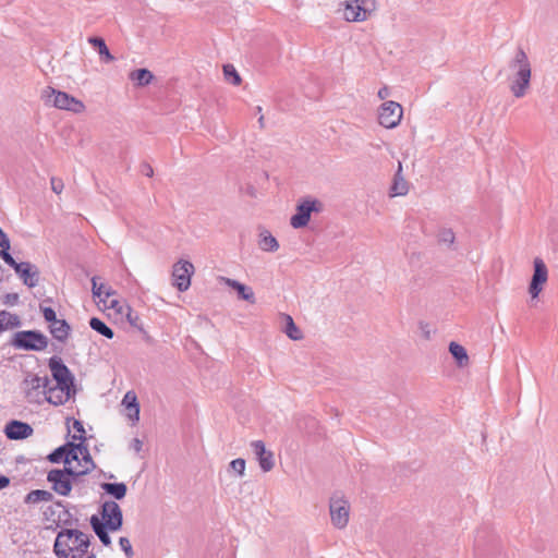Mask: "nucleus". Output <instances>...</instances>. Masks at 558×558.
Returning a JSON list of instances; mask_svg holds the SVG:
<instances>
[{"mask_svg":"<svg viewBox=\"0 0 558 558\" xmlns=\"http://www.w3.org/2000/svg\"><path fill=\"white\" fill-rule=\"evenodd\" d=\"M509 69L513 71L510 78V90L514 97L521 98L526 94L531 82V63L524 50L518 48L513 58L509 61Z\"/></svg>","mask_w":558,"mask_h":558,"instance_id":"f03ea898","label":"nucleus"},{"mask_svg":"<svg viewBox=\"0 0 558 558\" xmlns=\"http://www.w3.org/2000/svg\"><path fill=\"white\" fill-rule=\"evenodd\" d=\"M229 466L239 475L243 476L245 471V460L242 458H236L232 460Z\"/></svg>","mask_w":558,"mask_h":558,"instance_id":"a19ab883","label":"nucleus"},{"mask_svg":"<svg viewBox=\"0 0 558 558\" xmlns=\"http://www.w3.org/2000/svg\"><path fill=\"white\" fill-rule=\"evenodd\" d=\"M43 98L47 105H52L58 109L69 110L74 113H80L85 109V106L81 100L65 92L57 90L50 86L44 89Z\"/></svg>","mask_w":558,"mask_h":558,"instance_id":"39448f33","label":"nucleus"},{"mask_svg":"<svg viewBox=\"0 0 558 558\" xmlns=\"http://www.w3.org/2000/svg\"><path fill=\"white\" fill-rule=\"evenodd\" d=\"M100 488L106 494L112 496L117 500L123 499L128 493V486L123 482H117V483L104 482L100 484Z\"/></svg>","mask_w":558,"mask_h":558,"instance_id":"4be33fe9","label":"nucleus"},{"mask_svg":"<svg viewBox=\"0 0 558 558\" xmlns=\"http://www.w3.org/2000/svg\"><path fill=\"white\" fill-rule=\"evenodd\" d=\"M15 272L28 288H34L39 281V271L37 267L28 262H21L14 267Z\"/></svg>","mask_w":558,"mask_h":558,"instance_id":"dca6fc26","label":"nucleus"},{"mask_svg":"<svg viewBox=\"0 0 558 558\" xmlns=\"http://www.w3.org/2000/svg\"><path fill=\"white\" fill-rule=\"evenodd\" d=\"M52 378L56 380V385L63 386L64 388L75 389L74 376L69 367L63 363L59 356H52L48 361Z\"/></svg>","mask_w":558,"mask_h":558,"instance_id":"6e6552de","label":"nucleus"},{"mask_svg":"<svg viewBox=\"0 0 558 558\" xmlns=\"http://www.w3.org/2000/svg\"><path fill=\"white\" fill-rule=\"evenodd\" d=\"M421 326V329L423 331V335L426 339H429V329H428V325L427 324H424V323H421L420 324Z\"/></svg>","mask_w":558,"mask_h":558,"instance_id":"5fc2aeb1","label":"nucleus"},{"mask_svg":"<svg viewBox=\"0 0 558 558\" xmlns=\"http://www.w3.org/2000/svg\"><path fill=\"white\" fill-rule=\"evenodd\" d=\"M223 76L228 83H230L234 86H238L241 84V76H240L239 72L230 63L223 65Z\"/></svg>","mask_w":558,"mask_h":558,"instance_id":"f704fd0d","label":"nucleus"},{"mask_svg":"<svg viewBox=\"0 0 558 558\" xmlns=\"http://www.w3.org/2000/svg\"><path fill=\"white\" fill-rule=\"evenodd\" d=\"M390 92H389V88L387 86H384L381 87L379 90H378V97L380 99H385L389 96Z\"/></svg>","mask_w":558,"mask_h":558,"instance_id":"864d4df0","label":"nucleus"},{"mask_svg":"<svg viewBox=\"0 0 558 558\" xmlns=\"http://www.w3.org/2000/svg\"><path fill=\"white\" fill-rule=\"evenodd\" d=\"M402 166L399 163L398 171L395 174L391 192L393 196H403L409 192L408 182L401 175Z\"/></svg>","mask_w":558,"mask_h":558,"instance_id":"a878e982","label":"nucleus"},{"mask_svg":"<svg viewBox=\"0 0 558 558\" xmlns=\"http://www.w3.org/2000/svg\"><path fill=\"white\" fill-rule=\"evenodd\" d=\"M19 294L17 293H7L4 296H3V303L7 304V305H15L17 304L19 302Z\"/></svg>","mask_w":558,"mask_h":558,"instance_id":"49530a36","label":"nucleus"},{"mask_svg":"<svg viewBox=\"0 0 558 558\" xmlns=\"http://www.w3.org/2000/svg\"><path fill=\"white\" fill-rule=\"evenodd\" d=\"M122 404L128 410V417L133 422L140 421V403L137 397L133 391H128L122 400Z\"/></svg>","mask_w":558,"mask_h":558,"instance_id":"412c9836","label":"nucleus"},{"mask_svg":"<svg viewBox=\"0 0 558 558\" xmlns=\"http://www.w3.org/2000/svg\"><path fill=\"white\" fill-rule=\"evenodd\" d=\"M475 557L476 558H483V551L482 549L480 548V546L476 545L475 547Z\"/></svg>","mask_w":558,"mask_h":558,"instance_id":"13d9d810","label":"nucleus"},{"mask_svg":"<svg viewBox=\"0 0 558 558\" xmlns=\"http://www.w3.org/2000/svg\"><path fill=\"white\" fill-rule=\"evenodd\" d=\"M49 332L57 341L65 343L70 336L71 326L65 319H58L54 323L49 324Z\"/></svg>","mask_w":558,"mask_h":558,"instance_id":"aec40b11","label":"nucleus"},{"mask_svg":"<svg viewBox=\"0 0 558 558\" xmlns=\"http://www.w3.org/2000/svg\"><path fill=\"white\" fill-rule=\"evenodd\" d=\"M226 282L230 288H232L233 290H235L238 292V295L240 299L247 301L250 303L255 302L254 292L250 287H247L234 279H227Z\"/></svg>","mask_w":558,"mask_h":558,"instance_id":"b1692460","label":"nucleus"},{"mask_svg":"<svg viewBox=\"0 0 558 558\" xmlns=\"http://www.w3.org/2000/svg\"><path fill=\"white\" fill-rule=\"evenodd\" d=\"M53 499V495L45 489H34L31 490L24 499L25 504H37L41 501H51Z\"/></svg>","mask_w":558,"mask_h":558,"instance_id":"2f4dec72","label":"nucleus"},{"mask_svg":"<svg viewBox=\"0 0 558 558\" xmlns=\"http://www.w3.org/2000/svg\"><path fill=\"white\" fill-rule=\"evenodd\" d=\"M3 274H4V269H3V267L0 265V282L2 281Z\"/></svg>","mask_w":558,"mask_h":558,"instance_id":"680f3d73","label":"nucleus"},{"mask_svg":"<svg viewBox=\"0 0 558 558\" xmlns=\"http://www.w3.org/2000/svg\"><path fill=\"white\" fill-rule=\"evenodd\" d=\"M90 526L94 533L98 536L104 546L111 545V537L109 535L110 527L104 524L102 520L97 514H93L89 519Z\"/></svg>","mask_w":558,"mask_h":558,"instance_id":"6ab92c4d","label":"nucleus"},{"mask_svg":"<svg viewBox=\"0 0 558 558\" xmlns=\"http://www.w3.org/2000/svg\"><path fill=\"white\" fill-rule=\"evenodd\" d=\"M49 340L40 330H21L16 331L10 344L24 351H44L47 349Z\"/></svg>","mask_w":558,"mask_h":558,"instance_id":"20e7f679","label":"nucleus"},{"mask_svg":"<svg viewBox=\"0 0 558 558\" xmlns=\"http://www.w3.org/2000/svg\"><path fill=\"white\" fill-rule=\"evenodd\" d=\"M99 513L101 515L99 518L102 520L104 524L110 527L111 532L119 531L122 527L123 513L116 501H105L100 507Z\"/></svg>","mask_w":558,"mask_h":558,"instance_id":"9d476101","label":"nucleus"},{"mask_svg":"<svg viewBox=\"0 0 558 558\" xmlns=\"http://www.w3.org/2000/svg\"><path fill=\"white\" fill-rule=\"evenodd\" d=\"M258 246L265 252H276L279 248L277 239L267 230L259 234Z\"/></svg>","mask_w":558,"mask_h":558,"instance_id":"c85d7f7f","label":"nucleus"},{"mask_svg":"<svg viewBox=\"0 0 558 558\" xmlns=\"http://www.w3.org/2000/svg\"><path fill=\"white\" fill-rule=\"evenodd\" d=\"M90 535L77 530L63 527L53 543V553L58 558H83L90 546Z\"/></svg>","mask_w":558,"mask_h":558,"instance_id":"f257e3e1","label":"nucleus"},{"mask_svg":"<svg viewBox=\"0 0 558 558\" xmlns=\"http://www.w3.org/2000/svg\"><path fill=\"white\" fill-rule=\"evenodd\" d=\"M113 477H114L113 474L108 475V478H113Z\"/></svg>","mask_w":558,"mask_h":558,"instance_id":"69168bd1","label":"nucleus"},{"mask_svg":"<svg viewBox=\"0 0 558 558\" xmlns=\"http://www.w3.org/2000/svg\"><path fill=\"white\" fill-rule=\"evenodd\" d=\"M88 43L98 51L100 59L105 63H110L114 60L104 38L93 36L88 38Z\"/></svg>","mask_w":558,"mask_h":558,"instance_id":"5701e85b","label":"nucleus"},{"mask_svg":"<svg viewBox=\"0 0 558 558\" xmlns=\"http://www.w3.org/2000/svg\"><path fill=\"white\" fill-rule=\"evenodd\" d=\"M74 441H68L62 446H59L54 450H52L47 459L51 463H60L63 462L66 465H70L73 461H78V454L74 452Z\"/></svg>","mask_w":558,"mask_h":558,"instance_id":"4468645a","label":"nucleus"},{"mask_svg":"<svg viewBox=\"0 0 558 558\" xmlns=\"http://www.w3.org/2000/svg\"><path fill=\"white\" fill-rule=\"evenodd\" d=\"M131 448H133L134 451L140 452L143 448V441L138 438H133L131 442Z\"/></svg>","mask_w":558,"mask_h":558,"instance_id":"3c124183","label":"nucleus"},{"mask_svg":"<svg viewBox=\"0 0 558 558\" xmlns=\"http://www.w3.org/2000/svg\"><path fill=\"white\" fill-rule=\"evenodd\" d=\"M54 506L62 508V510L59 511L58 518L56 520L58 526H72L77 523L78 520L75 519L73 514L65 508L63 500H57Z\"/></svg>","mask_w":558,"mask_h":558,"instance_id":"393cba45","label":"nucleus"},{"mask_svg":"<svg viewBox=\"0 0 558 558\" xmlns=\"http://www.w3.org/2000/svg\"><path fill=\"white\" fill-rule=\"evenodd\" d=\"M97 279H98L97 277L92 278L93 295H94V298H99L101 301H105V299L101 298L104 294L105 284H102V283L98 284Z\"/></svg>","mask_w":558,"mask_h":558,"instance_id":"c03bdc74","label":"nucleus"},{"mask_svg":"<svg viewBox=\"0 0 558 558\" xmlns=\"http://www.w3.org/2000/svg\"><path fill=\"white\" fill-rule=\"evenodd\" d=\"M253 452L255 453L259 466L264 472H269L275 465L274 453L266 450L265 444L262 440H254L251 444Z\"/></svg>","mask_w":558,"mask_h":558,"instance_id":"f3484780","label":"nucleus"},{"mask_svg":"<svg viewBox=\"0 0 558 558\" xmlns=\"http://www.w3.org/2000/svg\"><path fill=\"white\" fill-rule=\"evenodd\" d=\"M194 272V265L184 259H180L173 265L172 277L173 286L180 291H186L191 286V277Z\"/></svg>","mask_w":558,"mask_h":558,"instance_id":"9b49d317","label":"nucleus"},{"mask_svg":"<svg viewBox=\"0 0 558 558\" xmlns=\"http://www.w3.org/2000/svg\"><path fill=\"white\" fill-rule=\"evenodd\" d=\"M34 433L33 427L19 420H11L4 426V434L10 440H23L32 436Z\"/></svg>","mask_w":558,"mask_h":558,"instance_id":"2eb2a0df","label":"nucleus"},{"mask_svg":"<svg viewBox=\"0 0 558 558\" xmlns=\"http://www.w3.org/2000/svg\"><path fill=\"white\" fill-rule=\"evenodd\" d=\"M50 185H51V190L56 193V194H60L64 187V184H63V181L59 178H56V177H52L50 179Z\"/></svg>","mask_w":558,"mask_h":558,"instance_id":"a18cd8bd","label":"nucleus"},{"mask_svg":"<svg viewBox=\"0 0 558 558\" xmlns=\"http://www.w3.org/2000/svg\"><path fill=\"white\" fill-rule=\"evenodd\" d=\"M89 327L99 335L106 337L107 339H112L114 337V331L112 330V328H110L99 317H92L89 319Z\"/></svg>","mask_w":558,"mask_h":558,"instance_id":"7c9ffc66","label":"nucleus"},{"mask_svg":"<svg viewBox=\"0 0 558 558\" xmlns=\"http://www.w3.org/2000/svg\"><path fill=\"white\" fill-rule=\"evenodd\" d=\"M324 205L316 198L306 197L302 199L295 208V214L290 218V225L294 229H301L308 225L313 213H322Z\"/></svg>","mask_w":558,"mask_h":558,"instance_id":"423d86ee","label":"nucleus"},{"mask_svg":"<svg viewBox=\"0 0 558 558\" xmlns=\"http://www.w3.org/2000/svg\"><path fill=\"white\" fill-rule=\"evenodd\" d=\"M548 279V270L544 260L539 257L534 259V271L529 286V293L532 299H536L543 290L544 283Z\"/></svg>","mask_w":558,"mask_h":558,"instance_id":"ddd939ff","label":"nucleus"},{"mask_svg":"<svg viewBox=\"0 0 558 558\" xmlns=\"http://www.w3.org/2000/svg\"><path fill=\"white\" fill-rule=\"evenodd\" d=\"M85 555H86V558H97L96 554L93 551H90V553L87 551V554H85Z\"/></svg>","mask_w":558,"mask_h":558,"instance_id":"bf43d9fd","label":"nucleus"},{"mask_svg":"<svg viewBox=\"0 0 558 558\" xmlns=\"http://www.w3.org/2000/svg\"><path fill=\"white\" fill-rule=\"evenodd\" d=\"M125 317L129 324L137 329H142L141 318L129 305H125Z\"/></svg>","mask_w":558,"mask_h":558,"instance_id":"58836bf2","label":"nucleus"},{"mask_svg":"<svg viewBox=\"0 0 558 558\" xmlns=\"http://www.w3.org/2000/svg\"><path fill=\"white\" fill-rule=\"evenodd\" d=\"M256 110H257V113H260V111H262V107H259V106H258V107L256 108Z\"/></svg>","mask_w":558,"mask_h":558,"instance_id":"e2e57ef3","label":"nucleus"},{"mask_svg":"<svg viewBox=\"0 0 558 558\" xmlns=\"http://www.w3.org/2000/svg\"><path fill=\"white\" fill-rule=\"evenodd\" d=\"M21 326V319L16 314L0 311V333Z\"/></svg>","mask_w":558,"mask_h":558,"instance_id":"bb28decb","label":"nucleus"},{"mask_svg":"<svg viewBox=\"0 0 558 558\" xmlns=\"http://www.w3.org/2000/svg\"><path fill=\"white\" fill-rule=\"evenodd\" d=\"M284 320H286V327H284L286 335L292 340L302 339L303 335H302L301 330L298 328V326L295 325L293 318L290 315L286 314Z\"/></svg>","mask_w":558,"mask_h":558,"instance_id":"473e14b6","label":"nucleus"},{"mask_svg":"<svg viewBox=\"0 0 558 558\" xmlns=\"http://www.w3.org/2000/svg\"><path fill=\"white\" fill-rule=\"evenodd\" d=\"M74 452L78 454V452L82 454V459L85 463L88 464L87 468H90V472L96 468V464L89 453L88 447L86 442H74Z\"/></svg>","mask_w":558,"mask_h":558,"instance_id":"72a5a7b5","label":"nucleus"},{"mask_svg":"<svg viewBox=\"0 0 558 558\" xmlns=\"http://www.w3.org/2000/svg\"><path fill=\"white\" fill-rule=\"evenodd\" d=\"M130 80L137 86L144 87L151 83L154 74L145 68L136 69L130 73Z\"/></svg>","mask_w":558,"mask_h":558,"instance_id":"cd10ccee","label":"nucleus"},{"mask_svg":"<svg viewBox=\"0 0 558 558\" xmlns=\"http://www.w3.org/2000/svg\"><path fill=\"white\" fill-rule=\"evenodd\" d=\"M10 246H2L0 250V257L8 264L10 267L14 269V267L19 264L13 256L9 252Z\"/></svg>","mask_w":558,"mask_h":558,"instance_id":"ea45409f","label":"nucleus"},{"mask_svg":"<svg viewBox=\"0 0 558 558\" xmlns=\"http://www.w3.org/2000/svg\"><path fill=\"white\" fill-rule=\"evenodd\" d=\"M74 393L75 389L60 385H54L45 391L46 400L53 405L64 404Z\"/></svg>","mask_w":558,"mask_h":558,"instance_id":"a211bd4d","label":"nucleus"},{"mask_svg":"<svg viewBox=\"0 0 558 558\" xmlns=\"http://www.w3.org/2000/svg\"><path fill=\"white\" fill-rule=\"evenodd\" d=\"M374 9V0H352L345 3L343 16L348 22H363Z\"/></svg>","mask_w":558,"mask_h":558,"instance_id":"0eeeda50","label":"nucleus"},{"mask_svg":"<svg viewBox=\"0 0 558 558\" xmlns=\"http://www.w3.org/2000/svg\"><path fill=\"white\" fill-rule=\"evenodd\" d=\"M403 114L402 106L396 101L384 102L379 108L378 121L386 129H393L401 122Z\"/></svg>","mask_w":558,"mask_h":558,"instance_id":"1a4fd4ad","label":"nucleus"},{"mask_svg":"<svg viewBox=\"0 0 558 558\" xmlns=\"http://www.w3.org/2000/svg\"><path fill=\"white\" fill-rule=\"evenodd\" d=\"M141 172H142L144 175L148 177V178H150V177H153V175H154V169H153V167H151L149 163H147V162H143V163L141 165Z\"/></svg>","mask_w":558,"mask_h":558,"instance_id":"09e8293b","label":"nucleus"},{"mask_svg":"<svg viewBox=\"0 0 558 558\" xmlns=\"http://www.w3.org/2000/svg\"><path fill=\"white\" fill-rule=\"evenodd\" d=\"M48 302H51V299L44 300L43 303L39 304V311L43 314L44 319L48 324H51L58 320L59 318L57 317L56 311L52 307L46 305V303Z\"/></svg>","mask_w":558,"mask_h":558,"instance_id":"c9c22d12","label":"nucleus"},{"mask_svg":"<svg viewBox=\"0 0 558 558\" xmlns=\"http://www.w3.org/2000/svg\"><path fill=\"white\" fill-rule=\"evenodd\" d=\"M71 421L70 417L66 418V424L69 425V422ZM73 421V429L77 433L72 436L73 440H78V442H85L86 436H85V428L83 425V422L80 420L72 418Z\"/></svg>","mask_w":558,"mask_h":558,"instance_id":"e433bc0d","label":"nucleus"},{"mask_svg":"<svg viewBox=\"0 0 558 558\" xmlns=\"http://www.w3.org/2000/svg\"><path fill=\"white\" fill-rule=\"evenodd\" d=\"M10 485V477L7 475H0V490Z\"/></svg>","mask_w":558,"mask_h":558,"instance_id":"603ef678","label":"nucleus"},{"mask_svg":"<svg viewBox=\"0 0 558 558\" xmlns=\"http://www.w3.org/2000/svg\"><path fill=\"white\" fill-rule=\"evenodd\" d=\"M113 294H116V291H114V290H112L110 287H108V288H107V287L105 286L104 294H102V295H104L105 298H110V296H111V295H113Z\"/></svg>","mask_w":558,"mask_h":558,"instance_id":"6e6d98bb","label":"nucleus"},{"mask_svg":"<svg viewBox=\"0 0 558 558\" xmlns=\"http://www.w3.org/2000/svg\"><path fill=\"white\" fill-rule=\"evenodd\" d=\"M109 308H112L122 315L124 314L125 305H122L121 302L118 300H111L109 303Z\"/></svg>","mask_w":558,"mask_h":558,"instance_id":"de8ad7c7","label":"nucleus"},{"mask_svg":"<svg viewBox=\"0 0 558 558\" xmlns=\"http://www.w3.org/2000/svg\"><path fill=\"white\" fill-rule=\"evenodd\" d=\"M311 422L313 423V425L316 424L315 418H311Z\"/></svg>","mask_w":558,"mask_h":558,"instance_id":"0e129e2a","label":"nucleus"},{"mask_svg":"<svg viewBox=\"0 0 558 558\" xmlns=\"http://www.w3.org/2000/svg\"><path fill=\"white\" fill-rule=\"evenodd\" d=\"M258 123L260 128H264V116H260L258 119Z\"/></svg>","mask_w":558,"mask_h":558,"instance_id":"052dcab7","label":"nucleus"},{"mask_svg":"<svg viewBox=\"0 0 558 558\" xmlns=\"http://www.w3.org/2000/svg\"><path fill=\"white\" fill-rule=\"evenodd\" d=\"M119 545L128 558H132L134 555L131 542L128 537H120Z\"/></svg>","mask_w":558,"mask_h":558,"instance_id":"37998d69","label":"nucleus"},{"mask_svg":"<svg viewBox=\"0 0 558 558\" xmlns=\"http://www.w3.org/2000/svg\"><path fill=\"white\" fill-rule=\"evenodd\" d=\"M33 387L35 389L43 388L44 392H45L48 388L51 387L50 379L47 376H44V377L35 376L33 378Z\"/></svg>","mask_w":558,"mask_h":558,"instance_id":"79ce46f5","label":"nucleus"},{"mask_svg":"<svg viewBox=\"0 0 558 558\" xmlns=\"http://www.w3.org/2000/svg\"><path fill=\"white\" fill-rule=\"evenodd\" d=\"M90 468L84 470H75L71 466H64L63 469H52L47 474V481L51 484V489L60 496H70L73 484H75L80 477L88 474Z\"/></svg>","mask_w":558,"mask_h":558,"instance_id":"7ed1b4c3","label":"nucleus"},{"mask_svg":"<svg viewBox=\"0 0 558 558\" xmlns=\"http://www.w3.org/2000/svg\"><path fill=\"white\" fill-rule=\"evenodd\" d=\"M56 514V510L53 509V507H48V509L45 511V515L47 517V519H49L50 517H53Z\"/></svg>","mask_w":558,"mask_h":558,"instance_id":"4d7b16f0","label":"nucleus"},{"mask_svg":"<svg viewBox=\"0 0 558 558\" xmlns=\"http://www.w3.org/2000/svg\"><path fill=\"white\" fill-rule=\"evenodd\" d=\"M349 511L350 507L348 501L338 496H332L330 498L329 512L331 523L333 524L335 527L343 529L348 525Z\"/></svg>","mask_w":558,"mask_h":558,"instance_id":"f8f14e48","label":"nucleus"},{"mask_svg":"<svg viewBox=\"0 0 558 558\" xmlns=\"http://www.w3.org/2000/svg\"><path fill=\"white\" fill-rule=\"evenodd\" d=\"M2 246H10V239L7 233L0 228V248Z\"/></svg>","mask_w":558,"mask_h":558,"instance_id":"8fccbe9b","label":"nucleus"},{"mask_svg":"<svg viewBox=\"0 0 558 558\" xmlns=\"http://www.w3.org/2000/svg\"><path fill=\"white\" fill-rule=\"evenodd\" d=\"M449 352L452 357L456 360L458 366L463 367L469 363V356L466 350L461 344L451 341L449 343Z\"/></svg>","mask_w":558,"mask_h":558,"instance_id":"c756f323","label":"nucleus"},{"mask_svg":"<svg viewBox=\"0 0 558 558\" xmlns=\"http://www.w3.org/2000/svg\"><path fill=\"white\" fill-rule=\"evenodd\" d=\"M456 235L452 229L444 228L438 232V242L451 247L454 243Z\"/></svg>","mask_w":558,"mask_h":558,"instance_id":"4c0bfd02","label":"nucleus"}]
</instances>
